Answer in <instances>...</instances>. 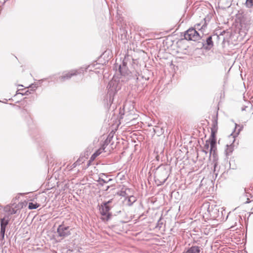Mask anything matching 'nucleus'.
<instances>
[{
    "mask_svg": "<svg viewBox=\"0 0 253 253\" xmlns=\"http://www.w3.org/2000/svg\"><path fill=\"white\" fill-rule=\"evenodd\" d=\"M4 210L5 211L8 212L11 214H14L16 213V210L13 208H11L10 206H7Z\"/></svg>",
    "mask_w": 253,
    "mask_h": 253,
    "instance_id": "17",
    "label": "nucleus"
},
{
    "mask_svg": "<svg viewBox=\"0 0 253 253\" xmlns=\"http://www.w3.org/2000/svg\"><path fill=\"white\" fill-rule=\"evenodd\" d=\"M203 249L197 246H192L188 248L184 253H202Z\"/></svg>",
    "mask_w": 253,
    "mask_h": 253,
    "instance_id": "8",
    "label": "nucleus"
},
{
    "mask_svg": "<svg viewBox=\"0 0 253 253\" xmlns=\"http://www.w3.org/2000/svg\"><path fill=\"white\" fill-rule=\"evenodd\" d=\"M246 5L248 7H251L253 6V0H246Z\"/></svg>",
    "mask_w": 253,
    "mask_h": 253,
    "instance_id": "23",
    "label": "nucleus"
},
{
    "mask_svg": "<svg viewBox=\"0 0 253 253\" xmlns=\"http://www.w3.org/2000/svg\"><path fill=\"white\" fill-rule=\"evenodd\" d=\"M156 177L160 181L161 184H163L168 178V171L164 169L158 170L156 173Z\"/></svg>",
    "mask_w": 253,
    "mask_h": 253,
    "instance_id": "4",
    "label": "nucleus"
},
{
    "mask_svg": "<svg viewBox=\"0 0 253 253\" xmlns=\"http://www.w3.org/2000/svg\"><path fill=\"white\" fill-rule=\"evenodd\" d=\"M69 227L66 226L63 224L60 225L57 228V233L58 236L62 239L68 236L70 234Z\"/></svg>",
    "mask_w": 253,
    "mask_h": 253,
    "instance_id": "5",
    "label": "nucleus"
},
{
    "mask_svg": "<svg viewBox=\"0 0 253 253\" xmlns=\"http://www.w3.org/2000/svg\"><path fill=\"white\" fill-rule=\"evenodd\" d=\"M28 93H30V92H29V91L28 90H27V91L25 92V94H26V95H28Z\"/></svg>",
    "mask_w": 253,
    "mask_h": 253,
    "instance_id": "25",
    "label": "nucleus"
},
{
    "mask_svg": "<svg viewBox=\"0 0 253 253\" xmlns=\"http://www.w3.org/2000/svg\"><path fill=\"white\" fill-rule=\"evenodd\" d=\"M218 126H217V114L216 116L214 117L212 121V125L211 127V130L217 131Z\"/></svg>",
    "mask_w": 253,
    "mask_h": 253,
    "instance_id": "13",
    "label": "nucleus"
},
{
    "mask_svg": "<svg viewBox=\"0 0 253 253\" xmlns=\"http://www.w3.org/2000/svg\"><path fill=\"white\" fill-rule=\"evenodd\" d=\"M110 188V186H106L104 189V191H107L108 190L109 188Z\"/></svg>",
    "mask_w": 253,
    "mask_h": 253,
    "instance_id": "24",
    "label": "nucleus"
},
{
    "mask_svg": "<svg viewBox=\"0 0 253 253\" xmlns=\"http://www.w3.org/2000/svg\"><path fill=\"white\" fill-rule=\"evenodd\" d=\"M185 39L196 41L200 39V36L196 30L193 28H189L184 33Z\"/></svg>",
    "mask_w": 253,
    "mask_h": 253,
    "instance_id": "2",
    "label": "nucleus"
},
{
    "mask_svg": "<svg viewBox=\"0 0 253 253\" xmlns=\"http://www.w3.org/2000/svg\"><path fill=\"white\" fill-rule=\"evenodd\" d=\"M108 94L110 98L113 96L116 91V87L114 85L113 82H110L108 84Z\"/></svg>",
    "mask_w": 253,
    "mask_h": 253,
    "instance_id": "10",
    "label": "nucleus"
},
{
    "mask_svg": "<svg viewBox=\"0 0 253 253\" xmlns=\"http://www.w3.org/2000/svg\"><path fill=\"white\" fill-rule=\"evenodd\" d=\"M32 85L33 86V88H37V86L36 84H32Z\"/></svg>",
    "mask_w": 253,
    "mask_h": 253,
    "instance_id": "26",
    "label": "nucleus"
},
{
    "mask_svg": "<svg viewBox=\"0 0 253 253\" xmlns=\"http://www.w3.org/2000/svg\"><path fill=\"white\" fill-rule=\"evenodd\" d=\"M112 200H110L107 202H104L101 205L100 212L102 215L107 216L108 218H109L111 214L109 211L111 209V206L110 204L112 203Z\"/></svg>",
    "mask_w": 253,
    "mask_h": 253,
    "instance_id": "3",
    "label": "nucleus"
},
{
    "mask_svg": "<svg viewBox=\"0 0 253 253\" xmlns=\"http://www.w3.org/2000/svg\"><path fill=\"white\" fill-rule=\"evenodd\" d=\"M195 28L194 29H195L196 30L197 29L198 30H201L202 31L203 30H204L205 29V28L206 27V23H205L201 27V24L199 23V24H197L195 26Z\"/></svg>",
    "mask_w": 253,
    "mask_h": 253,
    "instance_id": "20",
    "label": "nucleus"
},
{
    "mask_svg": "<svg viewBox=\"0 0 253 253\" xmlns=\"http://www.w3.org/2000/svg\"><path fill=\"white\" fill-rule=\"evenodd\" d=\"M227 148L226 150V152L227 155H229L230 153H231L233 150V148L231 145L228 146L227 145Z\"/></svg>",
    "mask_w": 253,
    "mask_h": 253,
    "instance_id": "22",
    "label": "nucleus"
},
{
    "mask_svg": "<svg viewBox=\"0 0 253 253\" xmlns=\"http://www.w3.org/2000/svg\"><path fill=\"white\" fill-rule=\"evenodd\" d=\"M214 169H215V168H216V163H215V164H214Z\"/></svg>",
    "mask_w": 253,
    "mask_h": 253,
    "instance_id": "27",
    "label": "nucleus"
},
{
    "mask_svg": "<svg viewBox=\"0 0 253 253\" xmlns=\"http://www.w3.org/2000/svg\"><path fill=\"white\" fill-rule=\"evenodd\" d=\"M78 73L77 70H72L68 72H64L63 75L59 77L58 80L60 82H63L69 80L72 76L77 75Z\"/></svg>",
    "mask_w": 253,
    "mask_h": 253,
    "instance_id": "6",
    "label": "nucleus"
},
{
    "mask_svg": "<svg viewBox=\"0 0 253 253\" xmlns=\"http://www.w3.org/2000/svg\"><path fill=\"white\" fill-rule=\"evenodd\" d=\"M136 201V197L133 196H131L128 198L127 205L129 206H131Z\"/></svg>",
    "mask_w": 253,
    "mask_h": 253,
    "instance_id": "15",
    "label": "nucleus"
},
{
    "mask_svg": "<svg viewBox=\"0 0 253 253\" xmlns=\"http://www.w3.org/2000/svg\"><path fill=\"white\" fill-rule=\"evenodd\" d=\"M248 105L244 106L242 107L241 110L243 111H247L249 109H251L252 105L250 104V103H248Z\"/></svg>",
    "mask_w": 253,
    "mask_h": 253,
    "instance_id": "21",
    "label": "nucleus"
},
{
    "mask_svg": "<svg viewBox=\"0 0 253 253\" xmlns=\"http://www.w3.org/2000/svg\"><path fill=\"white\" fill-rule=\"evenodd\" d=\"M216 143H214L213 146L211 145V142H210V156L212 154L213 157L215 155V149H216Z\"/></svg>",
    "mask_w": 253,
    "mask_h": 253,
    "instance_id": "16",
    "label": "nucleus"
},
{
    "mask_svg": "<svg viewBox=\"0 0 253 253\" xmlns=\"http://www.w3.org/2000/svg\"><path fill=\"white\" fill-rule=\"evenodd\" d=\"M209 145H210V142L208 140H206L202 150V151L204 152L206 154H207L208 153V150H209Z\"/></svg>",
    "mask_w": 253,
    "mask_h": 253,
    "instance_id": "18",
    "label": "nucleus"
},
{
    "mask_svg": "<svg viewBox=\"0 0 253 253\" xmlns=\"http://www.w3.org/2000/svg\"><path fill=\"white\" fill-rule=\"evenodd\" d=\"M8 224V220L5 219L4 218H0V234L2 237V239L4 238L5 228L7 225Z\"/></svg>",
    "mask_w": 253,
    "mask_h": 253,
    "instance_id": "7",
    "label": "nucleus"
},
{
    "mask_svg": "<svg viewBox=\"0 0 253 253\" xmlns=\"http://www.w3.org/2000/svg\"><path fill=\"white\" fill-rule=\"evenodd\" d=\"M206 44L209 46V48H211L213 45V43L212 40V36H210L208 37L206 40Z\"/></svg>",
    "mask_w": 253,
    "mask_h": 253,
    "instance_id": "14",
    "label": "nucleus"
},
{
    "mask_svg": "<svg viewBox=\"0 0 253 253\" xmlns=\"http://www.w3.org/2000/svg\"><path fill=\"white\" fill-rule=\"evenodd\" d=\"M40 206V205L37 203H33L30 202L28 205V208L30 210H34L38 208Z\"/></svg>",
    "mask_w": 253,
    "mask_h": 253,
    "instance_id": "19",
    "label": "nucleus"
},
{
    "mask_svg": "<svg viewBox=\"0 0 253 253\" xmlns=\"http://www.w3.org/2000/svg\"><path fill=\"white\" fill-rule=\"evenodd\" d=\"M241 129H242V127H240V128L239 129V131H240Z\"/></svg>",
    "mask_w": 253,
    "mask_h": 253,
    "instance_id": "28",
    "label": "nucleus"
},
{
    "mask_svg": "<svg viewBox=\"0 0 253 253\" xmlns=\"http://www.w3.org/2000/svg\"><path fill=\"white\" fill-rule=\"evenodd\" d=\"M216 132H217L216 131L211 130V136H210V138L208 140H207L208 141L211 142V144L212 146H213V145L214 144V143H216V137L215 136H216Z\"/></svg>",
    "mask_w": 253,
    "mask_h": 253,
    "instance_id": "11",
    "label": "nucleus"
},
{
    "mask_svg": "<svg viewBox=\"0 0 253 253\" xmlns=\"http://www.w3.org/2000/svg\"><path fill=\"white\" fill-rule=\"evenodd\" d=\"M107 177H106L105 178H103L102 177H100L98 180L99 185L103 186L105 184L108 183L112 180L111 178L107 179Z\"/></svg>",
    "mask_w": 253,
    "mask_h": 253,
    "instance_id": "12",
    "label": "nucleus"
},
{
    "mask_svg": "<svg viewBox=\"0 0 253 253\" xmlns=\"http://www.w3.org/2000/svg\"><path fill=\"white\" fill-rule=\"evenodd\" d=\"M105 147H104V146H103V148H100V149H99L98 150L96 151L91 155V157L90 158V159L88 161V163L87 165L89 166L91 162L93 161L95 159V158L102 153V152L103 151H104L105 152L106 151L105 150Z\"/></svg>",
    "mask_w": 253,
    "mask_h": 253,
    "instance_id": "9",
    "label": "nucleus"
},
{
    "mask_svg": "<svg viewBox=\"0 0 253 253\" xmlns=\"http://www.w3.org/2000/svg\"><path fill=\"white\" fill-rule=\"evenodd\" d=\"M119 71L120 73L122 79V80L126 81L131 80H136V82L138 84V86H140V84H139V82H141V83L142 84V87L144 86V83L143 81H147L149 80V78H144L143 76L141 77V79L137 77L136 72H130L128 68L126 67V63L124 61H123L122 64H120L119 66Z\"/></svg>",
    "mask_w": 253,
    "mask_h": 253,
    "instance_id": "1",
    "label": "nucleus"
}]
</instances>
